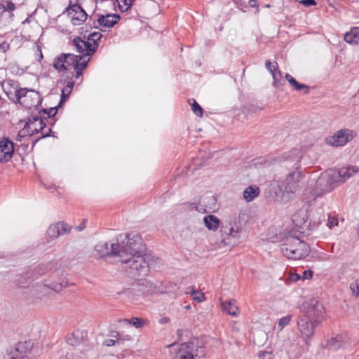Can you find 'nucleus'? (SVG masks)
<instances>
[{
  "label": "nucleus",
  "instance_id": "6e6552de",
  "mask_svg": "<svg viewBox=\"0 0 359 359\" xmlns=\"http://www.w3.org/2000/svg\"><path fill=\"white\" fill-rule=\"evenodd\" d=\"M301 155L298 149H293L288 153H285L282 156L274 159L280 166L285 168L290 172L293 171L299 172L300 168Z\"/></svg>",
  "mask_w": 359,
  "mask_h": 359
},
{
  "label": "nucleus",
  "instance_id": "cd10ccee",
  "mask_svg": "<svg viewBox=\"0 0 359 359\" xmlns=\"http://www.w3.org/2000/svg\"><path fill=\"white\" fill-rule=\"evenodd\" d=\"M271 75L273 79V86L275 87L278 88L283 85L285 81L283 79L282 73L278 69L277 62H276V66L273 65V72L271 73Z\"/></svg>",
  "mask_w": 359,
  "mask_h": 359
},
{
  "label": "nucleus",
  "instance_id": "473e14b6",
  "mask_svg": "<svg viewBox=\"0 0 359 359\" xmlns=\"http://www.w3.org/2000/svg\"><path fill=\"white\" fill-rule=\"evenodd\" d=\"M188 102L191 105V110L195 114V115L198 117H202L203 114V110L200 104L194 99H189Z\"/></svg>",
  "mask_w": 359,
  "mask_h": 359
},
{
  "label": "nucleus",
  "instance_id": "8fccbe9b",
  "mask_svg": "<svg viewBox=\"0 0 359 359\" xmlns=\"http://www.w3.org/2000/svg\"><path fill=\"white\" fill-rule=\"evenodd\" d=\"M271 353L268 351H259L258 353L259 358L262 359H271Z\"/></svg>",
  "mask_w": 359,
  "mask_h": 359
},
{
  "label": "nucleus",
  "instance_id": "72a5a7b5",
  "mask_svg": "<svg viewBox=\"0 0 359 359\" xmlns=\"http://www.w3.org/2000/svg\"><path fill=\"white\" fill-rule=\"evenodd\" d=\"M72 44L76 47V51L82 53L83 56H84L83 46H85V41L81 39V37L77 36L72 41Z\"/></svg>",
  "mask_w": 359,
  "mask_h": 359
},
{
  "label": "nucleus",
  "instance_id": "603ef678",
  "mask_svg": "<svg viewBox=\"0 0 359 359\" xmlns=\"http://www.w3.org/2000/svg\"><path fill=\"white\" fill-rule=\"evenodd\" d=\"M276 62L273 65L269 60H266L265 62L266 68L271 74L273 72V65L276 66Z\"/></svg>",
  "mask_w": 359,
  "mask_h": 359
},
{
  "label": "nucleus",
  "instance_id": "f704fd0d",
  "mask_svg": "<svg viewBox=\"0 0 359 359\" xmlns=\"http://www.w3.org/2000/svg\"><path fill=\"white\" fill-rule=\"evenodd\" d=\"M11 45L6 41L0 43V60H6V52L10 49Z\"/></svg>",
  "mask_w": 359,
  "mask_h": 359
},
{
  "label": "nucleus",
  "instance_id": "bb28decb",
  "mask_svg": "<svg viewBox=\"0 0 359 359\" xmlns=\"http://www.w3.org/2000/svg\"><path fill=\"white\" fill-rule=\"evenodd\" d=\"M83 58V55H79L77 62L74 65V70L76 72V78H79L80 76L83 74V71L86 68L88 65V62L90 60V58L82 61Z\"/></svg>",
  "mask_w": 359,
  "mask_h": 359
},
{
  "label": "nucleus",
  "instance_id": "1a4fd4ad",
  "mask_svg": "<svg viewBox=\"0 0 359 359\" xmlns=\"http://www.w3.org/2000/svg\"><path fill=\"white\" fill-rule=\"evenodd\" d=\"M353 132L349 129H341L326 138V143L329 145L339 147L344 146L353 139Z\"/></svg>",
  "mask_w": 359,
  "mask_h": 359
},
{
  "label": "nucleus",
  "instance_id": "5701e85b",
  "mask_svg": "<svg viewBox=\"0 0 359 359\" xmlns=\"http://www.w3.org/2000/svg\"><path fill=\"white\" fill-rule=\"evenodd\" d=\"M285 79L289 82L291 87H292L295 90L303 92L304 94H308L309 93V86L299 83L290 74H285Z\"/></svg>",
  "mask_w": 359,
  "mask_h": 359
},
{
  "label": "nucleus",
  "instance_id": "c9c22d12",
  "mask_svg": "<svg viewBox=\"0 0 359 359\" xmlns=\"http://www.w3.org/2000/svg\"><path fill=\"white\" fill-rule=\"evenodd\" d=\"M191 293L192 297L194 300L197 301L198 302H202L204 300V294L194 290V287H188L187 293Z\"/></svg>",
  "mask_w": 359,
  "mask_h": 359
},
{
  "label": "nucleus",
  "instance_id": "a211bd4d",
  "mask_svg": "<svg viewBox=\"0 0 359 359\" xmlns=\"http://www.w3.org/2000/svg\"><path fill=\"white\" fill-rule=\"evenodd\" d=\"M220 232L222 237V242L224 245L230 244L231 238H236L240 236V231L235 229L231 223L227 225H222Z\"/></svg>",
  "mask_w": 359,
  "mask_h": 359
},
{
  "label": "nucleus",
  "instance_id": "13d9d810",
  "mask_svg": "<svg viewBox=\"0 0 359 359\" xmlns=\"http://www.w3.org/2000/svg\"><path fill=\"white\" fill-rule=\"evenodd\" d=\"M85 223H86V220L84 219L82 224H81L80 225L76 226V229L79 231H81L83 230L84 228L86 227Z\"/></svg>",
  "mask_w": 359,
  "mask_h": 359
},
{
  "label": "nucleus",
  "instance_id": "5fc2aeb1",
  "mask_svg": "<svg viewBox=\"0 0 359 359\" xmlns=\"http://www.w3.org/2000/svg\"><path fill=\"white\" fill-rule=\"evenodd\" d=\"M313 276V271L311 270L304 271L303 273L304 279H309L311 278Z\"/></svg>",
  "mask_w": 359,
  "mask_h": 359
},
{
  "label": "nucleus",
  "instance_id": "680f3d73",
  "mask_svg": "<svg viewBox=\"0 0 359 359\" xmlns=\"http://www.w3.org/2000/svg\"><path fill=\"white\" fill-rule=\"evenodd\" d=\"M327 1V4L331 7H334V5L336 4L337 0H326Z\"/></svg>",
  "mask_w": 359,
  "mask_h": 359
},
{
  "label": "nucleus",
  "instance_id": "c756f323",
  "mask_svg": "<svg viewBox=\"0 0 359 359\" xmlns=\"http://www.w3.org/2000/svg\"><path fill=\"white\" fill-rule=\"evenodd\" d=\"M39 125V133H41V138H45L47 137L53 136L55 137V133H53L50 127H47L48 124L44 121H41L40 123H37Z\"/></svg>",
  "mask_w": 359,
  "mask_h": 359
},
{
  "label": "nucleus",
  "instance_id": "a878e982",
  "mask_svg": "<svg viewBox=\"0 0 359 359\" xmlns=\"http://www.w3.org/2000/svg\"><path fill=\"white\" fill-rule=\"evenodd\" d=\"M343 346V337L341 335H337L331 337L327 342L326 347L329 350L337 351Z\"/></svg>",
  "mask_w": 359,
  "mask_h": 359
},
{
  "label": "nucleus",
  "instance_id": "412c9836",
  "mask_svg": "<svg viewBox=\"0 0 359 359\" xmlns=\"http://www.w3.org/2000/svg\"><path fill=\"white\" fill-rule=\"evenodd\" d=\"M222 309L227 314L236 317L239 314L238 307L236 304L235 299L226 300L221 304Z\"/></svg>",
  "mask_w": 359,
  "mask_h": 359
},
{
  "label": "nucleus",
  "instance_id": "7c9ffc66",
  "mask_svg": "<svg viewBox=\"0 0 359 359\" xmlns=\"http://www.w3.org/2000/svg\"><path fill=\"white\" fill-rule=\"evenodd\" d=\"M332 175H334L336 174V182L339 185V183H343L347 179L351 177V174H348L347 170H346V168H341L338 171H330Z\"/></svg>",
  "mask_w": 359,
  "mask_h": 359
},
{
  "label": "nucleus",
  "instance_id": "37998d69",
  "mask_svg": "<svg viewBox=\"0 0 359 359\" xmlns=\"http://www.w3.org/2000/svg\"><path fill=\"white\" fill-rule=\"evenodd\" d=\"M5 4L6 10L7 12H13L15 10L16 6L15 4L10 0L4 1Z\"/></svg>",
  "mask_w": 359,
  "mask_h": 359
},
{
  "label": "nucleus",
  "instance_id": "4be33fe9",
  "mask_svg": "<svg viewBox=\"0 0 359 359\" xmlns=\"http://www.w3.org/2000/svg\"><path fill=\"white\" fill-rule=\"evenodd\" d=\"M194 348L195 344L192 341L182 344L180 348V352H182L180 359H195L194 355Z\"/></svg>",
  "mask_w": 359,
  "mask_h": 359
},
{
  "label": "nucleus",
  "instance_id": "20e7f679",
  "mask_svg": "<svg viewBox=\"0 0 359 359\" xmlns=\"http://www.w3.org/2000/svg\"><path fill=\"white\" fill-rule=\"evenodd\" d=\"M8 99L15 104H20L27 109H39L42 102V97L38 91L26 88H15L14 92L11 90L5 91Z\"/></svg>",
  "mask_w": 359,
  "mask_h": 359
},
{
  "label": "nucleus",
  "instance_id": "de8ad7c7",
  "mask_svg": "<svg viewBox=\"0 0 359 359\" xmlns=\"http://www.w3.org/2000/svg\"><path fill=\"white\" fill-rule=\"evenodd\" d=\"M299 4H302L304 7L313 6L317 4L316 0H295Z\"/></svg>",
  "mask_w": 359,
  "mask_h": 359
},
{
  "label": "nucleus",
  "instance_id": "4d7b16f0",
  "mask_svg": "<svg viewBox=\"0 0 359 359\" xmlns=\"http://www.w3.org/2000/svg\"><path fill=\"white\" fill-rule=\"evenodd\" d=\"M187 205H189V208L191 210L201 211V210L198 209V204L196 203H187Z\"/></svg>",
  "mask_w": 359,
  "mask_h": 359
},
{
  "label": "nucleus",
  "instance_id": "f257e3e1",
  "mask_svg": "<svg viewBox=\"0 0 359 359\" xmlns=\"http://www.w3.org/2000/svg\"><path fill=\"white\" fill-rule=\"evenodd\" d=\"M127 250L118 262L124 264L123 269L133 278L144 277L149 271L148 262L141 255L144 250L142 238L139 235L126 236Z\"/></svg>",
  "mask_w": 359,
  "mask_h": 359
},
{
  "label": "nucleus",
  "instance_id": "052dcab7",
  "mask_svg": "<svg viewBox=\"0 0 359 359\" xmlns=\"http://www.w3.org/2000/svg\"><path fill=\"white\" fill-rule=\"evenodd\" d=\"M249 4L251 7H258L257 0H250Z\"/></svg>",
  "mask_w": 359,
  "mask_h": 359
},
{
  "label": "nucleus",
  "instance_id": "3c124183",
  "mask_svg": "<svg viewBox=\"0 0 359 359\" xmlns=\"http://www.w3.org/2000/svg\"><path fill=\"white\" fill-rule=\"evenodd\" d=\"M346 170H347L348 174H351V177L354 175L358 171V169L355 167H353V166L346 167Z\"/></svg>",
  "mask_w": 359,
  "mask_h": 359
},
{
  "label": "nucleus",
  "instance_id": "c03bdc74",
  "mask_svg": "<svg viewBox=\"0 0 359 359\" xmlns=\"http://www.w3.org/2000/svg\"><path fill=\"white\" fill-rule=\"evenodd\" d=\"M350 289L355 296L359 295V279H357L354 283L350 285Z\"/></svg>",
  "mask_w": 359,
  "mask_h": 359
},
{
  "label": "nucleus",
  "instance_id": "09e8293b",
  "mask_svg": "<svg viewBox=\"0 0 359 359\" xmlns=\"http://www.w3.org/2000/svg\"><path fill=\"white\" fill-rule=\"evenodd\" d=\"M69 94L70 93H68L67 89L62 90L61 98H60L59 104H57V107H61L62 106V104L66 102V100L68 97Z\"/></svg>",
  "mask_w": 359,
  "mask_h": 359
},
{
  "label": "nucleus",
  "instance_id": "0eeeda50",
  "mask_svg": "<svg viewBox=\"0 0 359 359\" xmlns=\"http://www.w3.org/2000/svg\"><path fill=\"white\" fill-rule=\"evenodd\" d=\"M297 323L304 341L309 345L314 334L316 327L321 323V319L312 320L306 316H299Z\"/></svg>",
  "mask_w": 359,
  "mask_h": 359
},
{
  "label": "nucleus",
  "instance_id": "dca6fc26",
  "mask_svg": "<svg viewBox=\"0 0 359 359\" xmlns=\"http://www.w3.org/2000/svg\"><path fill=\"white\" fill-rule=\"evenodd\" d=\"M72 227L67 223L60 222L50 225L47 230V236L50 239H56L59 236L70 232Z\"/></svg>",
  "mask_w": 359,
  "mask_h": 359
},
{
  "label": "nucleus",
  "instance_id": "423d86ee",
  "mask_svg": "<svg viewBox=\"0 0 359 359\" xmlns=\"http://www.w3.org/2000/svg\"><path fill=\"white\" fill-rule=\"evenodd\" d=\"M336 174L332 175L330 171L322 173L316 180L312 189L311 194L313 196L320 197L337 187L338 184L336 182Z\"/></svg>",
  "mask_w": 359,
  "mask_h": 359
},
{
  "label": "nucleus",
  "instance_id": "b1692460",
  "mask_svg": "<svg viewBox=\"0 0 359 359\" xmlns=\"http://www.w3.org/2000/svg\"><path fill=\"white\" fill-rule=\"evenodd\" d=\"M204 224L208 230L216 231L220 226V220L213 215H209L203 218Z\"/></svg>",
  "mask_w": 359,
  "mask_h": 359
},
{
  "label": "nucleus",
  "instance_id": "58836bf2",
  "mask_svg": "<svg viewBox=\"0 0 359 359\" xmlns=\"http://www.w3.org/2000/svg\"><path fill=\"white\" fill-rule=\"evenodd\" d=\"M102 34L100 32H93L89 34L88 40L90 41L93 43H98V41L102 38Z\"/></svg>",
  "mask_w": 359,
  "mask_h": 359
},
{
  "label": "nucleus",
  "instance_id": "a19ab883",
  "mask_svg": "<svg viewBox=\"0 0 359 359\" xmlns=\"http://www.w3.org/2000/svg\"><path fill=\"white\" fill-rule=\"evenodd\" d=\"M291 318L290 315L281 318L278 322V327L283 329L285 326L287 325L291 320Z\"/></svg>",
  "mask_w": 359,
  "mask_h": 359
},
{
  "label": "nucleus",
  "instance_id": "9b49d317",
  "mask_svg": "<svg viewBox=\"0 0 359 359\" xmlns=\"http://www.w3.org/2000/svg\"><path fill=\"white\" fill-rule=\"evenodd\" d=\"M79 57V55L72 53H61L54 59L53 67L59 72L67 70L71 67L74 68Z\"/></svg>",
  "mask_w": 359,
  "mask_h": 359
},
{
  "label": "nucleus",
  "instance_id": "49530a36",
  "mask_svg": "<svg viewBox=\"0 0 359 359\" xmlns=\"http://www.w3.org/2000/svg\"><path fill=\"white\" fill-rule=\"evenodd\" d=\"M67 283H53L49 287L55 291L60 290L62 288L66 287Z\"/></svg>",
  "mask_w": 359,
  "mask_h": 359
},
{
  "label": "nucleus",
  "instance_id": "338daca9",
  "mask_svg": "<svg viewBox=\"0 0 359 359\" xmlns=\"http://www.w3.org/2000/svg\"><path fill=\"white\" fill-rule=\"evenodd\" d=\"M296 217H297V214L293 215V222L297 221Z\"/></svg>",
  "mask_w": 359,
  "mask_h": 359
},
{
  "label": "nucleus",
  "instance_id": "ddd939ff",
  "mask_svg": "<svg viewBox=\"0 0 359 359\" xmlns=\"http://www.w3.org/2000/svg\"><path fill=\"white\" fill-rule=\"evenodd\" d=\"M14 142L9 137L0 138V162H9L15 153Z\"/></svg>",
  "mask_w": 359,
  "mask_h": 359
},
{
  "label": "nucleus",
  "instance_id": "a18cd8bd",
  "mask_svg": "<svg viewBox=\"0 0 359 359\" xmlns=\"http://www.w3.org/2000/svg\"><path fill=\"white\" fill-rule=\"evenodd\" d=\"M59 107H57V105L56 107H50L48 109V120L50 122H54L53 119L56 115Z\"/></svg>",
  "mask_w": 359,
  "mask_h": 359
},
{
  "label": "nucleus",
  "instance_id": "4468645a",
  "mask_svg": "<svg viewBox=\"0 0 359 359\" xmlns=\"http://www.w3.org/2000/svg\"><path fill=\"white\" fill-rule=\"evenodd\" d=\"M29 342H19L8 352L4 359H29Z\"/></svg>",
  "mask_w": 359,
  "mask_h": 359
},
{
  "label": "nucleus",
  "instance_id": "ea45409f",
  "mask_svg": "<svg viewBox=\"0 0 359 359\" xmlns=\"http://www.w3.org/2000/svg\"><path fill=\"white\" fill-rule=\"evenodd\" d=\"M194 355L195 357H198L199 358L205 356V351L203 346H198L195 345Z\"/></svg>",
  "mask_w": 359,
  "mask_h": 359
},
{
  "label": "nucleus",
  "instance_id": "6e6d98bb",
  "mask_svg": "<svg viewBox=\"0 0 359 359\" xmlns=\"http://www.w3.org/2000/svg\"><path fill=\"white\" fill-rule=\"evenodd\" d=\"M74 86V81H69L67 83L66 86L64 89H67L68 93H70Z\"/></svg>",
  "mask_w": 359,
  "mask_h": 359
},
{
  "label": "nucleus",
  "instance_id": "69168bd1",
  "mask_svg": "<svg viewBox=\"0 0 359 359\" xmlns=\"http://www.w3.org/2000/svg\"><path fill=\"white\" fill-rule=\"evenodd\" d=\"M334 225H337V221L334 223V222H331L330 227L334 226Z\"/></svg>",
  "mask_w": 359,
  "mask_h": 359
},
{
  "label": "nucleus",
  "instance_id": "9d476101",
  "mask_svg": "<svg viewBox=\"0 0 359 359\" xmlns=\"http://www.w3.org/2000/svg\"><path fill=\"white\" fill-rule=\"evenodd\" d=\"M65 339L67 343L70 346L84 344L86 348L81 350V352L87 351L93 348L92 344L88 342V332L84 330H76L67 334Z\"/></svg>",
  "mask_w": 359,
  "mask_h": 359
},
{
  "label": "nucleus",
  "instance_id": "f3484780",
  "mask_svg": "<svg viewBox=\"0 0 359 359\" xmlns=\"http://www.w3.org/2000/svg\"><path fill=\"white\" fill-rule=\"evenodd\" d=\"M68 15H71L72 23L74 25H79L85 22L87 14L83 8L79 4L69 6L67 10Z\"/></svg>",
  "mask_w": 359,
  "mask_h": 359
},
{
  "label": "nucleus",
  "instance_id": "e433bc0d",
  "mask_svg": "<svg viewBox=\"0 0 359 359\" xmlns=\"http://www.w3.org/2000/svg\"><path fill=\"white\" fill-rule=\"evenodd\" d=\"M121 12L127 11L134 0H116Z\"/></svg>",
  "mask_w": 359,
  "mask_h": 359
},
{
  "label": "nucleus",
  "instance_id": "c85d7f7f",
  "mask_svg": "<svg viewBox=\"0 0 359 359\" xmlns=\"http://www.w3.org/2000/svg\"><path fill=\"white\" fill-rule=\"evenodd\" d=\"M344 40L348 43H357L359 40V27H353L344 34Z\"/></svg>",
  "mask_w": 359,
  "mask_h": 359
},
{
  "label": "nucleus",
  "instance_id": "f03ea898",
  "mask_svg": "<svg viewBox=\"0 0 359 359\" xmlns=\"http://www.w3.org/2000/svg\"><path fill=\"white\" fill-rule=\"evenodd\" d=\"M301 177L299 172H289L285 181L273 180L269 187V196L282 203H287L297 190V183Z\"/></svg>",
  "mask_w": 359,
  "mask_h": 359
},
{
  "label": "nucleus",
  "instance_id": "bf43d9fd",
  "mask_svg": "<svg viewBox=\"0 0 359 359\" xmlns=\"http://www.w3.org/2000/svg\"><path fill=\"white\" fill-rule=\"evenodd\" d=\"M4 12H7L6 10L5 4L4 3V1L0 4V13H3Z\"/></svg>",
  "mask_w": 359,
  "mask_h": 359
},
{
  "label": "nucleus",
  "instance_id": "2eb2a0df",
  "mask_svg": "<svg viewBox=\"0 0 359 359\" xmlns=\"http://www.w3.org/2000/svg\"><path fill=\"white\" fill-rule=\"evenodd\" d=\"M305 314L303 316H306L312 320H323V314L325 313L324 307L318 301L315 299L311 300L307 304V306L305 307Z\"/></svg>",
  "mask_w": 359,
  "mask_h": 359
},
{
  "label": "nucleus",
  "instance_id": "e2e57ef3",
  "mask_svg": "<svg viewBox=\"0 0 359 359\" xmlns=\"http://www.w3.org/2000/svg\"><path fill=\"white\" fill-rule=\"evenodd\" d=\"M198 209L201 210V211H199L200 212H205V208L203 207V205H198Z\"/></svg>",
  "mask_w": 359,
  "mask_h": 359
},
{
  "label": "nucleus",
  "instance_id": "774afa93",
  "mask_svg": "<svg viewBox=\"0 0 359 359\" xmlns=\"http://www.w3.org/2000/svg\"><path fill=\"white\" fill-rule=\"evenodd\" d=\"M2 100H2L1 97H0V108H1V107H2Z\"/></svg>",
  "mask_w": 359,
  "mask_h": 359
},
{
  "label": "nucleus",
  "instance_id": "0e129e2a",
  "mask_svg": "<svg viewBox=\"0 0 359 359\" xmlns=\"http://www.w3.org/2000/svg\"><path fill=\"white\" fill-rule=\"evenodd\" d=\"M142 284L143 285L144 283L147 284V285H149L150 286L152 285L149 281H147L146 280H142Z\"/></svg>",
  "mask_w": 359,
  "mask_h": 359
},
{
  "label": "nucleus",
  "instance_id": "2f4dec72",
  "mask_svg": "<svg viewBox=\"0 0 359 359\" xmlns=\"http://www.w3.org/2000/svg\"><path fill=\"white\" fill-rule=\"evenodd\" d=\"M98 43H93L90 41H85V46H83L84 56H90L97 50Z\"/></svg>",
  "mask_w": 359,
  "mask_h": 359
},
{
  "label": "nucleus",
  "instance_id": "864d4df0",
  "mask_svg": "<svg viewBox=\"0 0 359 359\" xmlns=\"http://www.w3.org/2000/svg\"><path fill=\"white\" fill-rule=\"evenodd\" d=\"M116 343H119V341L118 340L116 341L112 339H108L104 341V344L107 346H114L116 344Z\"/></svg>",
  "mask_w": 359,
  "mask_h": 359
},
{
  "label": "nucleus",
  "instance_id": "f8f14e48",
  "mask_svg": "<svg viewBox=\"0 0 359 359\" xmlns=\"http://www.w3.org/2000/svg\"><path fill=\"white\" fill-rule=\"evenodd\" d=\"M41 121H44V119L39 118L38 115L29 117L23 128L18 132L16 140L21 141L22 137L39 133V125L36 123H40Z\"/></svg>",
  "mask_w": 359,
  "mask_h": 359
},
{
  "label": "nucleus",
  "instance_id": "4c0bfd02",
  "mask_svg": "<svg viewBox=\"0 0 359 359\" xmlns=\"http://www.w3.org/2000/svg\"><path fill=\"white\" fill-rule=\"evenodd\" d=\"M37 115L39 116V118L44 119V121L47 122L48 125H51L52 126H53V125L55 124V122H50L48 120V109H41L39 112V114Z\"/></svg>",
  "mask_w": 359,
  "mask_h": 359
},
{
  "label": "nucleus",
  "instance_id": "aec40b11",
  "mask_svg": "<svg viewBox=\"0 0 359 359\" xmlns=\"http://www.w3.org/2000/svg\"><path fill=\"white\" fill-rule=\"evenodd\" d=\"M120 19V15L118 14H108L107 15H99L97 22L99 25L104 27H114Z\"/></svg>",
  "mask_w": 359,
  "mask_h": 359
},
{
  "label": "nucleus",
  "instance_id": "7ed1b4c3",
  "mask_svg": "<svg viewBox=\"0 0 359 359\" xmlns=\"http://www.w3.org/2000/svg\"><path fill=\"white\" fill-rule=\"evenodd\" d=\"M283 255L288 259H302L310 253L309 245L298 236L290 234L282 240L280 245Z\"/></svg>",
  "mask_w": 359,
  "mask_h": 359
},
{
  "label": "nucleus",
  "instance_id": "6ab92c4d",
  "mask_svg": "<svg viewBox=\"0 0 359 359\" xmlns=\"http://www.w3.org/2000/svg\"><path fill=\"white\" fill-rule=\"evenodd\" d=\"M50 263L45 264H39L37 266L34 267L33 269H29L25 272V276L27 280L32 281L35 279L38 278L43 274H45Z\"/></svg>",
  "mask_w": 359,
  "mask_h": 359
},
{
  "label": "nucleus",
  "instance_id": "39448f33",
  "mask_svg": "<svg viewBox=\"0 0 359 359\" xmlns=\"http://www.w3.org/2000/svg\"><path fill=\"white\" fill-rule=\"evenodd\" d=\"M121 238L122 236L120 235L117 243H100L95 245V250L101 257L112 259L113 262H118L127 250L126 238L123 240Z\"/></svg>",
  "mask_w": 359,
  "mask_h": 359
},
{
  "label": "nucleus",
  "instance_id": "393cba45",
  "mask_svg": "<svg viewBox=\"0 0 359 359\" xmlns=\"http://www.w3.org/2000/svg\"><path fill=\"white\" fill-rule=\"evenodd\" d=\"M259 193L260 190L257 186H249L243 191V198L247 202H250L257 197Z\"/></svg>",
  "mask_w": 359,
  "mask_h": 359
},
{
  "label": "nucleus",
  "instance_id": "79ce46f5",
  "mask_svg": "<svg viewBox=\"0 0 359 359\" xmlns=\"http://www.w3.org/2000/svg\"><path fill=\"white\" fill-rule=\"evenodd\" d=\"M128 323L137 328H139L143 325V320L135 317L132 318L130 320H128Z\"/></svg>",
  "mask_w": 359,
  "mask_h": 359
}]
</instances>
